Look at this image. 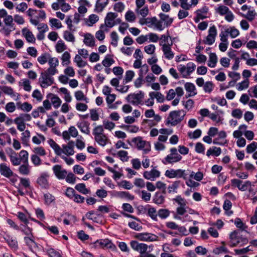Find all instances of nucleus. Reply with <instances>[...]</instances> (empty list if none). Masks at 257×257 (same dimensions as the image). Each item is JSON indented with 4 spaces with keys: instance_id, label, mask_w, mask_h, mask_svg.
<instances>
[{
    "instance_id": "f257e3e1",
    "label": "nucleus",
    "mask_w": 257,
    "mask_h": 257,
    "mask_svg": "<svg viewBox=\"0 0 257 257\" xmlns=\"http://www.w3.org/2000/svg\"><path fill=\"white\" fill-rule=\"evenodd\" d=\"M185 115L186 112L183 110L172 111L165 121V124L175 126L183 120Z\"/></svg>"
},
{
    "instance_id": "f03ea898",
    "label": "nucleus",
    "mask_w": 257,
    "mask_h": 257,
    "mask_svg": "<svg viewBox=\"0 0 257 257\" xmlns=\"http://www.w3.org/2000/svg\"><path fill=\"white\" fill-rule=\"evenodd\" d=\"M55 74H51L46 70L42 72L39 78V82L41 87L45 88L53 84L54 78L53 76Z\"/></svg>"
},
{
    "instance_id": "7ed1b4c3",
    "label": "nucleus",
    "mask_w": 257,
    "mask_h": 257,
    "mask_svg": "<svg viewBox=\"0 0 257 257\" xmlns=\"http://www.w3.org/2000/svg\"><path fill=\"white\" fill-rule=\"evenodd\" d=\"M132 142L135 144L138 150H143L144 154H147L151 151L150 143L143 140L141 137L133 138Z\"/></svg>"
},
{
    "instance_id": "20e7f679",
    "label": "nucleus",
    "mask_w": 257,
    "mask_h": 257,
    "mask_svg": "<svg viewBox=\"0 0 257 257\" xmlns=\"http://www.w3.org/2000/svg\"><path fill=\"white\" fill-rule=\"evenodd\" d=\"M117 16V13H108L104 20V24L101 25L100 28L103 29L105 32H107L109 31V28H111L115 26L114 21Z\"/></svg>"
},
{
    "instance_id": "39448f33",
    "label": "nucleus",
    "mask_w": 257,
    "mask_h": 257,
    "mask_svg": "<svg viewBox=\"0 0 257 257\" xmlns=\"http://www.w3.org/2000/svg\"><path fill=\"white\" fill-rule=\"evenodd\" d=\"M182 158V156L178 153L177 149L172 148L170 149V154L164 158L162 162L164 164H173L179 162Z\"/></svg>"
},
{
    "instance_id": "423d86ee",
    "label": "nucleus",
    "mask_w": 257,
    "mask_h": 257,
    "mask_svg": "<svg viewBox=\"0 0 257 257\" xmlns=\"http://www.w3.org/2000/svg\"><path fill=\"white\" fill-rule=\"evenodd\" d=\"M144 98V93L140 91L137 93H131L128 94L126 97V101L134 105H139L143 104V99Z\"/></svg>"
},
{
    "instance_id": "0eeeda50",
    "label": "nucleus",
    "mask_w": 257,
    "mask_h": 257,
    "mask_svg": "<svg viewBox=\"0 0 257 257\" xmlns=\"http://www.w3.org/2000/svg\"><path fill=\"white\" fill-rule=\"evenodd\" d=\"M165 175L169 178H183L184 179H186L187 175L185 173V170L182 169L167 170L166 171Z\"/></svg>"
},
{
    "instance_id": "6e6552de",
    "label": "nucleus",
    "mask_w": 257,
    "mask_h": 257,
    "mask_svg": "<svg viewBox=\"0 0 257 257\" xmlns=\"http://www.w3.org/2000/svg\"><path fill=\"white\" fill-rule=\"evenodd\" d=\"M217 35V30L214 26L210 27L208 30V34L205 39L203 40V43L209 45H212L215 40V37Z\"/></svg>"
},
{
    "instance_id": "1a4fd4ad",
    "label": "nucleus",
    "mask_w": 257,
    "mask_h": 257,
    "mask_svg": "<svg viewBox=\"0 0 257 257\" xmlns=\"http://www.w3.org/2000/svg\"><path fill=\"white\" fill-rule=\"evenodd\" d=\"M96 247L106 248L112 249L116 248L115 245L109 239L106 238L104 239L97 240L94 243Z\"/></svg>"
},
{
    "instance_id": "9d476101",
    "label": "nucleus",
    "mask_w": 257,
    "mask_h": 257,
    "mask_svg": "<svg viewBox=\"0 0 257 257\" xmlns=\"http://www.w3.org/2000/svg\"><path fill=\"white\" fill-rule=\"evenodd\" d=\"M49 175L46 172L42 173L37 178V183L42 188L48 189L50 187V184L48 181Z\"/></svg>"
},
{
    "instance_id": "9b49d317",
    "label": "nucleus",
    "mask_w": 257,
    "mask_h": 257,
    "mask_svg": "<svg viewBox=\"0 0 257 257\" xmlns=\"http://www.w3.org/2000/svg\"><path fill=\"white\" fill-rule=\"evenodd\" d=\"M49 67L46 70L48 72L51 74H57L58 70L57 67L59 65V60L56 57H52L50 56L49 61H48Z\"/></svg>"
},
{
    "instance_id": "f8f14e48",
    "label": "nucleus",
    "mask_w": 257,
    "mask_h": 257,
    "mask_svg": "<svg viewBox=\"0 0 257 257\" xmlns=\"http://www.w3.org/2000/svg\"><path fill=\"white\" fill-rule=\"evenodd\" d=\"M52 170L56 177L59 180H63L67 175V171L63 169L60 165H55L52 168Z\"/></svg>"
},
{
    "instance_id": "ddd939ff",
    "label": "nucleus",
    "mask_w": 257,
    "mask_h": 257,
    "mask_svg": "<svg viewBox=\"0 0 257 257\" xmlns=\"http://www.w3.org/2000/svg\"><path fill=\"white\" fill-rule=\"evenodd\" d=\"M137 237L139 240L145 241H154L158 239L156 235L147 232L139 233Z\"/></svg>"
},
{
    "instance_id": "4468645a",
    "label": "nucleus",
    "mask_w": 257,
    "mask_h": 257,
    "mask_svg": "<svg viewBox=\"0 0 257 257\" xmlns=\"http://www.w3.org/2000/svg\"><path fill=\"white\" fill-rule=\"evenodd\" d=\"M160 45H162V49L165 58L168 60L172 59L174 58V53L171 49V46L172 44L171 45H167L166 44H160Z\"/></svg>"
},
{
    "instance_id": "2eb2a0df",
    "label": "nucleus",
    "mask_w": 257,
    "mask_h": 257,
    "mask_svg": "<svg viewBox=\"0 0 257 257\" xmlns=\"http://www.w3.org/2000/svg\"><path fill=\"white\" fill-rule=\"evenodd\" d=\"M75 143L73 141H69L67 145H63L62 146V153L65 154L67 156H72L75 153L74 148Z\"/></svg>"
},
{
    "instance_id": "dca6fc26",
    "label": "nucleus",
    "mask_w": 257,
    "mask_h": 257,
    "mask_svg": "<svg viewBox=\"0 0 257 257\" xmlns=\"http://www.w3.org/2000/svg\"><path fill=\"white\" fill-rule=\"evenodd\" d=\"M20 186H22L25 189L30 188V181L29 178H20V183L19 184V187L18 188V192L21 196H24L25 193L23 191V190L20 188Z\"/></svg>"
},
{
    "instance_id": "f3484780",
    "label": "nucleus",
    "mask_w": 257,
    "mask_h": 257,
    "mask_svg": "<svg viewBox=\"0 0 257 257\" xmlns=\"http://www.w3.org/2000/svg\"><path fill=\"white\" fill-rule=\"evenodd\" d=\"M0 173L2 176L8 178H10L14 175L13 171L6 163L0 164Z\"/></svg>"
},
{
    "instance_id": "a211bd4d",
    "label": "nucleus",
    "mask_w": 257,
    "mask_h": 257,
    "mask_svg": "<svg viewBox=\"0 0 257 257\" xmlns=\"http://www.w3.org/2000/svg\"><path fill=\"white\" fill-rule=\"evenodd\" d=\"M160 176V171L154 169L150 171H146L143 173V176L145 178L151 181H154L156 178L159 177Z\"/></svg>"
},
{
    "instance_id": "6ab92c4d",
    "label": "nucleus",
    "mask_w": 257,
    "mask_h": 257,
    "mask_svg": "<svg viewBox=\"0 0 257 257\" xmlns=\"http://www.w3.org/2000/svg\"><path fill=\"white\" fill-rule=\"evenodd\" d=\"M0 89L6 94L11 96L12 97L17 96L15 99L18 100L20 99V95L18 93H15L13 89L10 86H0Z\"/></svg>"
},
{
    "instance_id": "aec40b11",
    "label": "nucleus",
    "mask_w": 257,
    "mask_h": 257,
    "mask_svg": "<svg viewBox=\"0 0 257 257\" xmlns=\"http://www.w3.org/2000/svg\"><path fill=\"white\" fill-rule=\"evenodd\" d=\"M4 239L7 242L11 248L15 250L18 249V241L15 237L11 236L8 234H6L4 236Z\"/></svg>"
},
{
    "instance_id": "412c9836",
    "label": "nucleus",
    "mask_w": 257,
    "mask_h": 257,
    "mask_svg": "<svg viewBox=\"0 0 257 257\" xmlns=\"http://www.w3.org/2000/svg\"><path fill=\"white\" fill-rule=\"evenodd\" d=\"M89 125L90 123L87 121H81L78 122L77 123V126L81 132L87 135L90 134Z\"/></svg>"
},
{
    "instance_id": "4be33fe9",
    "label": "nucleus",
    "mask_w": 257,
    "mask_h": 257,
    "mask_svg": "<svg viewBox=\"0 0 257 257\" xmlns=\"http://www.w3.org/2000/svg\"><path fill=\"white\" fill-rule=\"evenodd\" d=\"M165 196L161 192L155 193L153 197V202L157 205H161L165 202Z\"/></svg>"
},
{
    "instance_id": "5701e85b",
    "label": "nucleus",
    "mask_w": 257,
    "mask_h": 257,
    "mask_svg": "<svg viewBox=\"0 0 257 257\" xmlns=\"http://www.w3.org/2000/svg\"><path fill=\"white\" fill-rule=\"evenodd\" d=\"M238 238V231H234L231 232L229 234V246L230 247H234L237 246L238 244V241H237Z\"/></svg>"
},
{
    "instance_id": "b1692460",
    "label": "nucleus",
    "mask_w": 257,
    "mask_h": 257,
    "mask_svg": "<svg viewBox=\"0 0 257 257\" xmlns=\"http://www.w3.org/2000/svg\"><path fill=\"white\" fill-rule=\"evenodd\" d=\"M184 87L186 91L189 93L187 97L193 96L197 94V92L195 91V86L193 83L191 82H186L184 85Z\"/></svg>"
},
{
    "instance_id": "393cba45",
    "label": "nucleus",
    "mask_w": 257,
    "mask_h": 257,
    "mask_svg": "<svg viewBox=\"0 0 257 257\" xmlns=\"http://www.w3.org/2000/svg\"><path fill=\"white\" fill-rule=\"evenodd\" d=\"M48 143L50 146L54 150L55 154L57 155L61 156L62 154V149L53 140H49L48 141Z\"/></svg>"
},
{
    "instance_id": "a878e982",
    "label": "nucleus",
    "mask_w": 257,
    "mask_h": 257,
    "mask_svg": "<svg viewBox=\"0 0 257 257\" xmlns=\"http://www.w3.org/2000/svg\"><path fill=\"white\" fill-rule=\"evenodd\" d=\"M83 42L86 45L91 47L95 46L94 38L92 35L89 33H87L84 35Z\"/></svg>"
},
{
    "instance_id": "bb28decb",
    "label": "nucleus",
    "mask_w": 257,
    "mask_h": 257,
    "mask_svg": "<svg viewBox=\"0 0 257 257\" xmlns=\"http://www.w3.org/2000/svg\"><path fill=\"white\" fill-rule=\"evenodd\" d=\"M109 0H97L95 4V10L99 13L103 11L107 5Z\"/></svg>"
},
{
    "instance_id": "cd10ccee",
    "label": "nucleus",
    "mask_w": 257,
    "mask_h": 257,
    "mask_svg": "<svg viewBox=\"0 0 257 257\" xmlns=\"http://www.w3.org/2000/svg\"><path fill=\"white\" fill-rule=\"evenodd\" d=\"M15 30V26H10L4 24L0 29V32L6 36L10 35V33Z\"/></svg>"
},
{
    "instance_id": "c85d7f7f",
    "label": "nucleus",
    "mask_w": 257,
    "mask_h": 257,
    "mask_svg": "<svg viewBox=\"0 0 257 257\" xmlns=\"http://www.w3.org/2000/svg\"><path fill=\"white\" fill-rule=\"evenodd\" d=\"M16 105L18 109H20L24 111L29 112L32 109V105L27 102L23 103H22L21 102H18Z\"/></svg>"
},
{
    "instance_id": "c756f323",
    "label": "nucleus",
    "mask_w": 257,
    "mask_h": 257,
    "mask_svg": "<svg viewBox=\"0 0 257 257\" xmlns=\"http://www.w3.org/2000/svg\"><path fill=\"white\" fill-rule=\"evenodd\" d=\"M221 153V150L219 147H212L210 148L206 152V156L209 157L211 155L219 156Z\"/></svg>"
},
{
    "instance_id": "7c9ffc66",
    "label": "nucleus",
    "mask_w": 257,
    "mask_h": 257,
    "mask_svg": "<svg viewBox=\"0 0 257 257\" xmlns=\"http://www.w3.org/2000/svg\"><path fill=\"white\" fill-rule=\"evenodd\" d=\"M46 252L49 257H62L61 252L52 247L46 248Z\"/></svg>"
},
{
    "instance_id": "2f4dec72",
    "label": "nucleus",
    "mask_w": 257,
    "mask_h": 257,
    "mask_svg": "<svg viewBox=\"0 0 257 257\" xmlns=\"http://www.w3.org/2000/svg\"><path fill=\"white\" fill-rule=\"evenodd\" d=\"M23 35L25 36L27 41L30 43H34L35 38L32 33L29 30L24 29L22 30Z\"/></svg>"
},
{
    "instance_id": "473e14b6",
    "label": "nucleus",
    "mask_w": 257,
    "mask_h": 257,
    "mask_svg": "<svg viewBox=\"0 0 257 257\" xmlns=\"http://www.w3.org/2000/svg\"><path fill=\"white\" fill-rule=\"evenodd\" d=\"M208 11V8L204 6L200 9H199L196 11V15H197L198 19H204L207 18L205 15Z\"/></svg>"
},
{
    "instance_id": "72a5a7b5",
    "label": "nucleus",
    "mask_w": 257,
    "mask_h": 257,
    "mask_svg": "<svg viewBox=\"0 0 257 257\" xmlns=\"http://www.w3.org/2000/svg\"><path fill=\"white\" fill-rule=\"evenodd\" d=\"M159 17L162 21L164 22V25L167 27L170 26L173 22V19L169 17V15L163 13L159 14Z\"/></svg>"
},
{
    "instance_id": "f704fd0d",
    "label": "nucleus",
    "mask_w": 257,
    "mask_h": 257,
    "mask_svg": "<svg viewBox=\"0 0 257 257\" xmlns=\"http://www.w3.org/2000/svg\"><path fill=\"white\" fill-rule=\"evenodd\" d=\"M75 188L80 193L84 195L90 193V190L86 188V186L84 183H79L77 184L75 186Z\"/></svg>"
},
{
    "instance_id": "c9c22d12",
    "label": "nucleus",
    "mask_w": 257,
    "mask_h": 257,
    "mask_svg": "<svg viewBox=\"0 0 257 257\" xmlns=\"http://www.w3.org/2000/svg\"><path fill=\"white\" fill-rule=\"evenodd\" d=\"M217 62V57L215 53H210L208 62V66L211 68H213L216 66Z\"/></svg>"
},
{
    "instance_id": "e433bc0d",
    "label": "nucleus",
    "mask_w": 257,
    "mask_h": 257,
    "mask_svg": "<svg viewBox=\"0 0 257 257\" xmlns=\"http://www.w3.org/2000/svg\"><path fill=\"white\" fill-rule=\"evenodd\" d=\"M95 141L102 147L105 146L107 143L108 140L105 135H102L95 137Z\"/></svg>"
},
{
    "instance_id": "4c0bfd02",
    "label": "nucleus",
    "mask_w": 257,
    "mask_h": 257,
    "mask_svg": "<svg viewBox=\"0 0 257 257\" xmlns=\"http://www.w3.org/2000/svg\"><path fill=\"white\" fill-rule=\"evenodd\" d=\"M50 96H51L50 99L54 107L56 108L59 107L62 102L61 99L58 96L53 94L51 93Z\"/></svg>"
},
{
    "instance_id": "58836bf2",
    "label": "nucleus",
    "mask_w": 257,
    "mask_h": 257,
    "mask_svg": "<svg viewBox=\"0 0 257 257\" xmlns=\"http://www.w3.org/2000/svg\"><path fill=\"white\" fill-rule=\"evenodd\" d=\"M50 56L51 55L48 53H43L38 57L37 60L40 64H45L49 61Z\"/></svg>"
},
{
    "instance_id": "ea45409f",
    "label": "nucleus",
    "mask_w": 257,
    "mask_h": 257,
    "mask_svg": "<svg viewBox=\"0 0 257 257\" xmlns=\"http://www.w3.org/2000/svg\"><path fill=\"white\" fill-rule=\"evenodd\" d=\"M19 173L24 175H28L30 174V170L28 163H24L21 165L19 168Z\"/></svg>"
},
{
    "instance_id": "a19ab883",
    "label": "nucleus",
    "mask_w": 257,
    "mask_h": 257,
    "mask_svg": "<svg viewBox=\"0 0 257 257\" xmlns=\"http://www.w3.org/2000/svg\"><path fill=\"white\" fill-rule=\"evenodd\" d=\"M71 56L70 53L66 51L62 55L61 60L62 61V65L63 66L68 65L70 64Z\"/></svg>"
},
{
    "instance_id": "79ce46f5",
    "label": "nucleus",
    "mask_w": 257,
    "mask_h": 257,
    "mask_svg": "<svg viewBox=\"0 0 257 257\" xmlns=\"http://www.w3.org/2000/svg\"><path fill=\"white\" fill-rule=\"evenodd\" d=\"M114 63V60L112 59L110 55L105 56L104 60L102 62V65L105 67H109Z\"/></svg>"
},
{
    "instance_id": "37998d69",
    "label": "nucleus",
    "mask_w": 257,
    "mask_h": 257,
    "mask_svg": "<svg viewBox=\"0 0 257 257\" xmlns=\"http://www.w3.org/2000/svg\"><path fill=\"white\" fill-rule=\"evenodd\" d=\"M148 215L153 220L158 221V212L154 207H150L148 210Z\"/></svg>"
},
{
    "instance_id": "c03bdc74",
    "label": "nucleus",
    "mask_w": 257,
    "mask_h": 257,
    "mask_svg": "<svg viewBox=\"0 0 257 257\" xmlns=\"http://www.w3.org/2000/svg\"><path fill=\"white\" fill-rule=\"evenodd\" d=\"M24 240L25 243L28 245L30 248L31 249L32 248H37L38 244L36 243L34 240L31 238V237L26 236L24 237Z\"/></svg>"
},
{
    "instance_id": "a18cd8bd",
    "label": "nucleus",
    "mask_w": 257,
    "mask_h": 257,
    "mask_svg": "<svg viewBox=\"0 0 257 257\" xmlns=\"http://www.w3.org/2000/svg\"><path fill=\"white\" fill-rule=\"evenodd\" d=\"M22 82H20V85L23 86L24 89L26 91H30L32 87L30 85V81L29 79H23L22 80Z\"/></svg>"
},
{
    "instance_id": "49530a36",
    "label": "nucleus",
    "mask_w": 257,
    "mask_h": 257,
    "mask_svg": "<svg viewBox=\"0 0 257 257\" xmlns=\"http://www.w3.org/2000/svg\"><path fill=\"white\" fill-rule=\"evenodd\" d=\"M45 203L46 205H50L55 200V197L50 193H47L44 194Z\"/></svg>"
},
{
    "instance_id": "de8ad7c7",
    "label": "nucleus",
    "mask_w": 257,
    "mask_h": 257,
    "mask_svg": "<svg viewBox=\"0 0 257 257\" xmlns=\"http://www.w3.org/2000/svg\"><path fill=\"white\" fill-rule=\"evenodd\" d=\"M74 95L75 98L78 101H85L87 102V98L81 90H78L75 92Z\"/></svg>"
},
{
    "instance_id": "09e8293b",
    "label": "nucleus",
    "mask_w": 257,
    "mask_h": 257,
    "mask_svg": "<svg viewBox=\"0 0 257 257\" xmlns=\"http://www.w3.org/2000/svg\"><path fill=\"white\" fill-rule=\"evenodd\" d=\"M117 195L121 198H127L129 200H133L135 198V197L131 195L129 192L126 191H120L117 192Z\"/></svg>"
},
{
    "instance_id": "8fccbe9b",
    "label": "nucleus",
    "mask_w": 257,
    "mask_h": 257,
    "mask_svg": "<svg viewBox=\"0 0 257 257\" xmlns=\"http://www.w3.org/2000/svg\"><path fill=\"white\" fill-rule=\"evenodd\" d=\"M149 95L151 97H155L157 101L159 102H163L164 100V96L159 92H151L150 93Z\"/></svg>"
},
{
    "instance_id": "3c124183",
    "label": "nucleus",
    "mask_w": 257,
    "mask_h": 257,
    "mask_svg": "<svg viewBox=\"0 0 257 257\" xmlns=\"http://www.w3.org/2000/svg\"><path fill=\"white\" fill-rule=\"evenodd\" d=\"M74 61L76 63L77 65L79 67H84L87 64V62L83 60L81 56L79 55H76L75 56Z\"/></svg>"
},
{
    "instance_id": "603ef678",
    "label": "nucleus",
    "mask_w": 257,
    "mask_h": 257,
    "mask_svg": "<svg viewBox=\"0 0 257 257\" xmlns=\"http://www.w3.org/2000/svg\"><path fill=\"white\" fill-rule=\"evenodd\" d=\"M225 33L229 34L230 37L232 38L236 37L239 34V31L234 27L227 29L225 30Z\"/></svg>"
},
{
    "instance_id": "864d4df0",
    "label": "nucleus",
    "mask_w": 257,
    "mask_h": 257,
    "mask_svg": "<svg viewBox=\"0 0 257 257\" xmlns=\"http://www.w3.org/2000/svg\"><path fill=\"white\" fill-rule=\"evenodd\" d=\"M170 211L167 209H160L158 211V215L161 219H166L170 215Z\"/></svg>"
},
{
    "instance_id": "5fc2aeb1",
    "label": "nucleus",
    "mask_w": 257,
    "mask_h": 257,
    "mask_svg": "<svg viewBox=\"0 0 257 257\" xmlns=\"http://www.w3.org/2000/svg\"><path fill=\"white\" fill-rule=\"evenodd\" d=\"M125 19L128 22H133L135 21L136 17L133 11L129 10L125 13Z\"/></svg>"
},
{
    "instance_id": "6e6d98bb",
    "label": "nucleus",
    "mask_w": 257,
    "mask_h": 257,
    "mask_svg": "<svg viewBox=\"0 0 257 257\" xmlns=\"http://www.w3.org/2000/svg\"><path fill=\"white\" fill-rule=\"evenodd\" d=\"M63 37L64 39L68 42H74L75 41V37L73 34L68 31L64 32Z\"/></svg>"
},
{
    "instance_id": "4d7b16f0",
    "label": "nucleus",
    "mask_w": 257,
    "mask_h": 257,
    "mask_svg": "<svg viewBox=\"0 0 257 257\" xmlns=\"http://www.w3.org/2000/svg\"><path fill=\"white\" fill-rule=\"evenodd\" d=\"M10 158L12 164L14 166H18L21 163V159L18 157L16 153H15V155H11Z\"/></svg>"
},
{
    "instance_id": "13d9d810",
    "label": "nucleus",
    "mask_w": 257,
    "mask_h": 257,
    "mask_svg": "<svg viewBox=\"0 0 257 257\" xmlns=\"http://www.w3.org/2000/svg\"><path fill=\"white\" fill-rule=\"evenodd\" d=\"M179 181H175L168 187V193H177V189L179 187Z\"/></svg>"
},
{
    "instance_id": "bf43d9fd",
    "label": "nucleus",
    "mask_w": 257,
    "mask_h": 257,
    "mask_svg": "<svg viewBox=\"0 0 257 257\" xmlns=\"http://www.w3.org/2000/svg\"><path fill=\"white\" fill-rule=\"evenodd\" d=\"M249 85V81L247 79L238 83L237 85V89L239 91L248 88Z\"/></svg>"
},
{
    "instance_id": "052dcab7",
    "label": "nucleus",
    "mask_w": 257,
    "mask_h": 257,
    "mask_svg": "<svg viewBox=\"0 0 257 257\" xmlns=\"http://www.w3.org/2000/svg\"><path fill=\"white\" fill-rule=\"evenodd\" d=\"M66 49L65 43L62 41H59L56 45V50L58 53H61Z\"/></svg>"
},
{
    "instance_id": "680f3d73",
    "label": "nucleus",
    "mask_w": 257,
    "mask_h": 257,
    "mask_svg": "<svg viewBox=\"0 0 257 257\" xmlns=\"http://www.w3.org/2000/svg\"><path fill=\"white\" fill-rule=\"evenodd\" d=\"M186 67L187 73L185 75L187 76L188 77L192 72L195 70L196 68V65L193 62H189L187 64Z\"/></svg>"
},
{
    "instance_id": "e2e57ef3",
    "label": "nucleus",
    "mask_w": 257,
    "mask_h": 257,
    "mask_svg": "<svg viewBox=\"0 0 257 257\" xmlns=\"http://www.w3.org/2000/svg\"><path fill=\"white\" fill-rule=\"evenodd\" d=\"M128 225L131 228L136 231H140L142 229V226L141 224L134 221L129 222Z\"/></svg>"
},
{
    "instance_id": "0e129e2a",
    "label": "nucleus",
    "mask_w": 257,
    "mask_h": 257,
    "mask_svg": "<svg viewBox=\"0 0 257 257\" xmlns=\"http://www.w3.org/2000/svg\"><path fill=\"white\" fill-rule=\"evenodd\" d=\"M256 149L257 143L255 142H253L251 144L247 146L246 151L248 154H251L254 152Z\"/></svg>"
},
{
    "instance_id": "69168bd1",
    "label": "nucleus",
    "mask_w": 257,
    "mask_h": 257,
    "mask_svg": "<svg viewBox=\"0 0 257 257\" xmlns=\"http://www.w3.org/2000/svg\"><path fill=\"white\" fill-rule=\"evenodd\" d=\"M229 11V8L224 6H220L216 9V12L221 16L226 15Z\"/></svg>"
},
{
    "instance_id": "338daca9",
    "label": "nucleus",
    "mask_w": 257,
    "mask_h": 257,
    "mask_svg": "<svg viewBox=\"0 0 257 257\" xmlns=\"http://www.w3.org/2000/svg\"><path fill=\"white\" fill-rule=\"evenodd\" d=\"M135 76V72L132 70H127L125 72L124 81L125 83L131 81Z\"/></svg>"
},
{
    "instance_id": "774afa93",
    "label": "nucleus",
    "mask_w": 257,
    "mask_h": 257,
    "mask_svg": "<svg viewBox=\"0 0 257 257\" xmlns=\"http://www.w3.org/2000/svg\"><path fill=\"white\" fill-rule=\"evenodd\" d=\"M201 130L200 129H197L195 131H194L192 133L191 132L188 133V135L190 139H196L199 138L201 136Z\"/></svg>"
}]
</instances>
